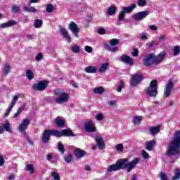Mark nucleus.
<instances>
[{"label": "nucleus", "instance_id": "obj_17", "mask_svg": "<svg viewBox=\"0 0 180 180\" xmlns=\"http://www.w3.org/2000/svg\"><path fill=\"white\" fill-rule=\"evenodd\" d=\"M95 141L96 143V146H98L100 150H103L105 148V141L102 137L96 136Z\"/></svg>", "mask_w": 180, "mask_h": 180}, {"label": "nucleus", "instance_id": "obj_37", "mask_svg": "<svg viewBox=\"0 0 180 180\" xmlns=\"http://www.w3.org/2000/svg\"><path fill=\"white\" fill-rule=\"evenodd\" d=\"M25 108H26V105H22L21 107H20L17 111V112H15L14 114V117H19V116H20V113H22V112H23V110H25Z\"/></svg>", "mask_w": 180, "mask_h": 180}, {"label": "nucleus", "instance_id": "obj_56", "mask_svg": "<svg viewBox=\"0 0 180 180\" xmlns=\"http://www.w3.org/2000/svg\"><path fill=\"white\" fill-rule=\"evenodd\" d=\"M157 44H158V42H157V41H153L150 42V43H148V44H147V46H148L149 49H151V47H153V46H157Z\"/></svg>", "mask_w": 180, "mask_h": 180}, {"label": "nucleus", "instance_id": "obj_28", "mask_svg": "<svg viewBox=\"0 0 180 180\" xmlns=\"http://www.w3.org/2000/svg\"><path fill=\"white\" fill-rule=\"evenodd\" d=\"M174 176L172 177V180H179L180 179V170L179 168L176 167L174 170Z\"/></svg>", "mask_w": 180, "mask_h": 180}, {"label": "nucleus", "instance_id": "obj_13", "mask_svg": "<svg viewBox=\"0 0 180 180\" xmlns=\"http://www.w3.org/2000/svg\"><path fill=\"white\" fill-rule=\"evenodd\" d=\"M68 99H70V95L65 92H63L60 95L58 98L55 100V102L59 105H61V103H65V102H68Z\"/></svg>", "mask_w": 180, "mask_h": 180}, {"label": "nucleus", "instance_id": "obj_35", "mask_svg": "<svg viewBox=\"0 0 180 180\" xmlns=\"http://www.w3.org/2000/svg\"><path fill=\"white\" fill-rule=\"evenodd\" d=\"M58 150L61 154H64L65 153V148H64V145H63V143L61 141L58 142L57 144Z\"/></svg>", "mask_w": 180, "mask_h": 180}, {"label": "nucleus", "instance_id": "obj_52", "mask_svg": "<svg viewBox=\"0 0 180 180\" xmlns=\"http://www.w3.org/2000/svg\"><path fill=\"white\" fill-rule=\"evenodd\" d=\"M159 178L160 180H168V176L165 173H160Z\"/></svg>", "mask_w": 180, "mask_h": 180}, {"label": "nucleus", "instance_id": "obj_49", "mask_svg": "<svg viewBox=\"0 0 180 180\" xmlns=\"http://www.w3.org/2000/svg\"><path fill=\"white\" fill-rule=\"evenodd\" d=\"M125 15L126 14L121 11L118 15V20H120V21L123 20V19H124Z\"/></svg>", "mask_w": 180, "mask_h": 180}, {"label": "nucleus", "instance_id": "obj_1", "mask_svg": "<svg viewBox=\"0 0 180 180\" xmlns=\"http://www.w3.org/2000/svg\"><path fill=\"white\" fill-rule=\"evenodd\" d=\"M139 159L135 158L131 162H129V159H120L115 164L108 166L107 172H112L113 171H120V169H127V172L131 171L139 164Z\"/></svg>", "mask_w": 180, "mask_h": 180}, {"label": "nucleus", "instance_id": "obj_53", "mask_svg": "<svg viewBox=\"0 0 180 180\" xmlns=\"http://www.w3.org/2000/svg\"><path fill=\"white\" fill-rule=\"evenodd\" d=\"M18 99H19V97L18 96H15L13 97V100L12 101L10 106L13 108V106H15V103H16V102H18Z\"/></svg>", "mask_w": 180, "mask_h": 180}, {"label": "nucleus", "instance_id": "obj_3", "mask_svg": "<svg viewBox=\"0 0 180 180\" xmlns=\"http://www.w3.org/2000/svg\"><path fill=\"white\" fill-rule=\"evenodd\" d=\"M146 94L150 98H155L158 94V81L153 79L150 82L148 87L145 90Z\"/></svg>", "mask_w": 180, "mask_h": 180}, {"label": "nucleus", "instance_id": "obj_36", "mask_svg": "<svg viewBox=\"0 0 180 180\" xmlns=\"http://www.w3.org/2000/svg\"><path fill=\"white\" fill-rule=\"evenodd\" d=\"M143 120V117L141 116H135L134 117L133 122L134 124L139 125L141 124V121Z\"/></svg>", "mask_w": 180, "mask_h": 180}, {"label": "nucleus", "instance_id": "obj_2", "mask_svg": "<svg viewBox=\"0 0 180 180\" xmlns=\"http://www.w3.org/2000/svg\"><path fill=\"white\" fill-rule=\"evenodd\" d=\"M165 155L167 157H180V131H176L173 138L169 141Z\"/></svg>", "mask_w": 180, "mask_h": 180}, {"label": "nucleus", "instance_id": "obj_16", "mask_svg": "<svg viewBox=\"0 0 180 180\" xmlns=\"http://www.w3.org/2000/svg\"><path fill=\"white\" fill-rule=\"evenodd\" d=\"M60 33L63 36V37L66 39L68 43H71V37L70 36V34H68V31H67V29L64 27H60Z\"/></svg>", "mask_w": 180, "mask_h": 180}, {"label": "nucleus", "instance_id": "obj_54", "mask_svg": "<svg viewBox=\"0 0 180 180\" xmlns=\"http://www.w3.org/2000/svg\"><path fill=\"white\" fill-rule=\"evenodd\" d=\"M35 60H36V61H41V60H43V54L41 53H39L35 56Z\"/></svg>", "mask_w": 180, "mask_h": 180}, {"label": "nucleus", "instance_id": "obj_55", "mask_svg": "<svg viewBox=\"0 0 180 180\" xmlns=\"http://www.w3.org/2000/svg\"><path fill=\"white\" fill-rule=\"evenodd\" d=\"M142 157L143 158H145V160H148L150 158V155L146 150H142Z\"/></svg>", "mask_w": 180, "mask_h": 180}, {"label": "nucleus", "instance_id": "obj_10", "mask_svg": "<svg viewBox=\"0 0 180 180\" xmlns=\"http://www.w3.org/2000/svg\"><path fill=\"white\" fill-rule=\"evenodd\" d=\"M56 137H75V134H72V131L70 129H63L61 131L56 129Z\"/></svg>", "mask_w": 180, "mask_h": 180}, {"label": "nucleus", "instance_id": "obj_34", "mask_svg": "<svg viewBox=\"0 0 180 180\" xmlns=\"http://www.w3.org/2000/svg\"><path fill=\"white\" fill-rule=\"evenodd\" d=\"M70 50L72 51V53H78L79 51H81V47L78 45H71L70 46Z\"/></svg>", "mask_w": 180, "mask_h": 180}, {"label": "nucleus", "instance_id": "obj_46", "mask_svg": "<svg viewBox=\"0 0 180 180\" xmlns=\"http://www.w3.org/2000/svg\"><path fill=\"white\" fill-rule=\"evenodd\" d=\"M180 53V47L179 46H174V56H178Z\"/></svg>", "mask_w": 180, "mask_h": 180}, {"label": "nucleus", "instance_id": "obj_32", "mask_svg": "<svg viewBox=\"0 0 180 180\" xmlns=\"http://www.w3.org/2000/svg\"><path fill=\"white\" fill-rule=\"evenodd\" d=\"M108 68H109V63H103L100 67V68L98 69V72H101V73L105 72V71H106V70H108Z\"/></svg>", "mask_w": 180, "mask_h": 180}, {"label": "nucleus", "instance_id": "obj_21", "mask_svg": "<svg viewBox=\"0 0 180 180\" xmlns=\"http://www.w3.org/2000/svg\"><path fill=\"white\" fill-rule=\"evenodd\" d=\"M156 143L155 139L147 141L146 143V150H148V151H153Z\"/></svg>", "mask_w": 180, "mask_h": 180}, {"label": "nucleus", "instance_id": "obj_9", "mask_svg": "<svg viewBox=\"0 0 180 180\" xmlns=\"http://www.w3.org/2000/svg\"><path fill=\"white\" fill-rule=\"evenodd\" d=\"M150 15V11H140L132 15L134 20H144Z\"/></svg>", "mask_w": 180, "mask_h": 180}, {"label": "nucleus", "instance_id": "obj_57", "mask_svg": "<svg viewBox=\"0 0 180 180\" xmlns=\"http://www.w3.org/2000/svg\"><path fill=\"white\" fill-rule=\"evenodd\" d=\"M123 144L120 143L116 146V150L117 151L122 152L123 151Z\"/></svg>", "mask_w": 180, "mask_h": 180}, {"label": "nucleus", "instance_id": "obj_59", "mask_svg": "<svg viewBox=\"0 0 180 180\" xmlns=\"http://www.w3.org/2000/svg\"><path fill=\"white\" fill-rule=\"evenodd\" d=\"M131 56H133V57H139V49H134L131 52Z\"/></svg>", "mask_w": 180, "mask_h": 180}, {"label": "nucleus", "instance_id": "obj_22", "mask_svg": "<svg viewBox=\"0 0 180 180\" xmlns=\"http://www.w3.org/2000/svg\"><path fill=\"white\" fill-rule=\"evenodd\" d=\"M136 7H137V5L133 4L129 7H126V6L122 7V11H123L125 14L131 13V12H133V11H134V9H136Z\"/></svg>", "mask_w": 180, "mask_h": 180}, {"label": "nucleus", "instance_id": "obj_6", "mask_svg": "<svg viewBox=\"0 0 180 180\" xmlns=\"http://www.w3.org/2000/svg\"><path fill=\"white\" fill-rule=\"evenodd\" d=\"M143 64L146 67H150V65H153V64H156L157 65V60L155 59V55L152 53L146 55L143 59Z\"/></svg>", "mask_w": 180, "mask_h": 180}, {"label": "nucleus", "instance_id": "obj_12", "mask_svg": "<svg viewBox=\"0 0 180 180\" xmlns=\"http://www.w3.org/2000/svg\"><path fill=\"white\" fill-rule=\"evenodd\" d=\"M68 29H70V32H72V34L75 37H79L78 33L79 32V27H78V25H77L75 22L71 21L68 25Z\"/></svg>", "mask_w": 180, "mask_h": 180}, {"label": "nucleus", "instance_id": "obj_60", "mask_svg": "<svg viewBox=\"0 0 180 180\" xmlns=\"http://www.w3.org/2000/svg\"><path fill=\"white\" fill-rule=\"evenodd\" d=\"M96 120H99V121L103 120V115L101 113L97 114L96 116Z\"/></svg>", "mask_w": 180, "mask_h": 180}, {"label": "nucleus", "instance_id": "obj_24", "mask_svg": "<svg viewBox=\"0 0 180 180\" xmlns=\"http://www.w3.org/2000/svg\"><path fill=\"white\" fill-rule=\"evenodd\" d=\"M75 155L77 158H82V157H85V155H86V152L84 150L76 148L75 150Z\"/></svg>", "mask_w": 180, "mask_h": 180}, {"label": "nucleus", "instance_id": "obj_14", "mask_svg": "<svg viewBox=\"0 0 180 180\" xmlns=\"http://www.w3.org/2000/svg\"><path fill=\"white\" fill-rule=\"evenodd\" d=\"M84 130L88 133H95L96 127L92 121H88L84 124Z\"/></svg>", "mask_w": 180, "mask_h": 180}, {"label": "nucleus", "instance_id": "obj_42", "mask_svg": "<svg viewBox=\"0 0 180 180\" xmlns=\"http://www.w3.org/2000/svg\"><path fill=\"white\" fill-rule=\"evenodd\" d=\"M27 171H29L30 174H34V167H33V165H27Z\"/></svg>", "mask_w": 180, "mask_h": 180}, {"label": "nucleus", "instance_id": "obj_25", "mask_svg": "<svg viewBox=\"0 0 180 180\" xmlns=\"http://www.w3.org/2000/svg\"><path fill=\"white\" fill-rule=\"evenodd\" d=\"M160 128L161 127L160 126L152 127L149 128L150 134H151V136H155V134H158V133H160L161 131Z\"/></svg>", "mask_w": 180, "mask_h": 180}, {"label": "nucleus", "instance_id": "obj_41", "mask_svg": "<svg viewBox=\"0 0 180 180\" xmlns=\"http://www.w3.org/2000/svg\"><path fill=\"white\" fill-rule=\"evenodd\" d=\"M20 11V7L18 5H14L11 7V12L13 13H18Z\"/></svg>", "mask_w": 180, "mask_h": 180}, {"label": "nucleus", "instance_id": "obj_33", "mask_svg": "<svg viewBox=\"0 0 180 180\" xmlns=\"http://www.w3.org/2000/svg\"><path fill=\"white\" fill-rule=\"evenodd\" d=\"M94 94H98V95H102L105 92V89L102 86L96 87L93 89Z\"/></svg>", "mask_w": 180, "mask_h": 180}, {"label": "nucleus", "instance_id": "obj_40", "mask_svg": "<svg viewBox=\"0 0 180 180\" xmlns=\"http://www.w3.org/2000/svg\"><path fill=\"white\" fill-rule=\"evenodd\" d=\"M46 11L48 13H51L53 11H54V7L53 6V4H46Z\"/></svg>", "mask_w": 180, "mask_h": 180}, {"label": "nucleus", "instance_id": "obj_47", "mask_svg": "<svg viewBox=\"0 0 180 180\" xmlns=\"http://www.w3.org/2000/svg\"><path fill=\"white\" fill-rule=\"evenodd\" d=\"M12 109H13V107H12L11 105H9L8 108L7 109V110L6 111V112L4 114L5 117H8V116H9V113H11V112H12Z\"/></svg>", "mask_w": 180, "mask_h": 180}, {"label": "nucleus", "instance_id": "obj_51", "mask_svg": "<svg viewBox=\"0 0 180 180\" xmlns=\"http://www.w3.org/2000/svg\"><path fill=\"white\" fill-rule=\"evenodd\" d=\"M46 160L48 161H49V162H52V164L54 163V162H57V160L51 161V160H53V155L52 154H48L46 155Z\"/></svg>", "mask_w": 180, "mask_h": 180}, {"label": "nucleus", "instance_id": "obj_26", "mask_svg": "<svg viewBox=\"0 0 180 180\" xmlns=\"http://www.w3.org/2000/svg\"><path fill=\"white\" fill-rule=\"evenodd\" d=\"M2 127L8 133H12V130L11 129V123L8 120H6L2 124Z\"/></svg>", "mask_w": 180, "mask_h": 180}, {"label": "nucleus", "instance_id": "obj_23", "mask_svg": "<svg viewBox=\"0 0 180 180\" xmlns=\"http://www.w3.org/2000/svg\"><path fill=\"white\" fill-rule=\"evenodd\" d=\"M104 47L105 50H108L111 53H116V51H119V48H117V46H115V45H112L110 44H105Z\"/></svg>", "mask_w": 180, "mask_h": 180}, {"label": "nucleus", "instance_id": "obj_31", "mask_svg": "<svg viewBox=\"0 0 180 180\" xmlns=\"http://www.w3.org/2000/svg\"><path fill=\"white\" fill-rule=\"evenodd\" d=\"M116 13V6H112L110 8H108L107 11V15L108 16H112V15H115Z\"/></svg>", "mask_w": 180, "mask_h": 180}, {"label": "nucleus", "instance_id": "obj_11", "mask_svg": "<svg viewBox=\"0 0 180 180\" xmlns=\"http://www.w3.org/2000/svg\"><path fill=\"white\" fill-rule=\"evenodd\" d=\"M47 85H49V81L44 80L34 84L32 89L34 91H44L47 88Z\"/></svg>", "mask_w": 180, "mask_h": 180}, {"label": "nucleus", "instance_id": "obj_39", "mask_svg": "<svg viewBox=\"0 0 180 180\" xmlns=\"http://www.w3.org/2000/svg\"><path fill=\"white\" fill-rule=\"evenodd\" d=\"M26 77L30 81H32V79L34 78V75L33 74V72L32 70H27Z\"/></svg>", "mask_w": 180, "mask_h": 180}, {"label": "nucleus", "instance_id": "obj_48", "mask_svg": "<svg viewBox=\"0 0 180 180\" xmlns=\"http://www.w3.org/2000/svg\"><path fill=\"white\" fill-rule=\"evenodd\" d=\"M51 175L55 180H60V175H58V173L56 172H52Z\"/></svg>", "mask_w": 180, "mask_h": 180}, {"label": "nucleus", "instance_id": "obj_7", "mask_svg": "<svg viewBox=\"0 0 180 180\" xmlns=\"http://www.w3.org/2000/svg\"><path fill=\"white\" fill-rule=\"evenodd\" d=\"M172 89H174V81L172 79H169L165 86V98H169V96L172 93Z\"/></svg>", "mask_w": 180, "mask_h": 180}, {"label": "nucleus", "instance_id": "obj_5", "mask_svg": "<svg viewBox=\"0 0 180 180\" xmlns=\"http://www.w3.org/2000/svg\"><path fill=\"white\" fill-rule=\"evenodd\" d=\"M51 136H54L55 137H57L56 129H45L42 134V143H44V144H47V143L50 141Z\"/></svg>", "mask_w": 180, "mask_h": 180}, {"label": "nucleus", "instance_id": "obj_43", "mask_svg": "<svg viewBox=\"0 0 180 180\" xmlns=\"http://www.w3.org/2000/svg\"><path fill=\"white\" fill-rule=\"evenodd\" d=\"M123 88H124V82L121 81L117 88V92H122V89H123Z\"/></svg>", "mask_w": 180, "mask_h": 180}, {"label": "nucleus", "instance_id": "obj_29", "mask_svg": "<svg viewBox=\"0 0 180 180\" xmlns=\"http://www.w3.org/2000/svg\"><path fill=\"white\" fill-rule=\"evenodd\" d=\"M11 70H12V68H11V65L8 64L4 65L3 68V77H6V75H8Z\"/></svg>", "mask_w": 180, "mask_h": 180}, {"label": "nucleus", "instance_id": "obj_58", "mask_svg": "<svg viewBox=\"0 0 180 180\" xmlns=\"http://www.w3.org/2000/svg\"><path fill=\"white\" fill-rule=\"evenodd\" d=\"M63 93H64V91L59 89H56V90H54L55 95H57L58 96H60L61 95V94H63Z\"/></svg>", "mask_w": 180, "mask_h": 180}, {"label": "nucleus", "instance_id": "obj_45", "mask_svg": "<svg viewBox=\"0 0 180 180\" xmlns=\"http://www.w3.org/2000/svg\"><path fill=\"white\" fill-rule=\"evenodd\" d=\"M65 161L68 164L71 162L72 161V155H68L67 156L65 157Z\"/></svg>", "mask_w": 180, "mask_h": 180}, {"label": "nucleus", "instance_id": "obj_4", "mask_svg": "<svg viewBox=\"0 0 180 180\" xmlns=\"http://www.w3.org/2000/svg\"><path fill=\"white\" fill-rule=\"evenodd\" d=\"M30 124V120L25 118L24 119L21 123L18 126V130L20 133H22L23 135H25V137L26 140L28 141L30 144L33 146V141L32 139H30V137L27 136V134L26 133V130L27 127H29V125Z\"/></svg>", "mask_w": 180, "mask_h": 180}, {"label": "nucleus", "instance_id": "obj_15", "mask_svg": "<svg viewBox=\"0 0 180 180\" xmlns=\"http://www.w3.org/2000/svg\"><path fill=\"white\" fill-rule=\"evenodd\" d=\"M120 58L122 63H124L128 65H133L134 64V61H133V59H131V58H130V56H129L128 55L123 54L121 56Z\"/></svg>", "mask_w": 180, "mask_h": 180}, {"label": "nucleus", "instance_id": "obj_63", "mask_svg": "<svg viewBox=\"0 0 180 180\" xmlns=\"http://www.w3.org/2000/svg\"><path fill=\"white\" fill-rule=\"evenodd\" d=\"M4 164H5V159L0 155V167H4Z\"/></svg>", "mask_w": 180, "mask_h": 180}, {"label": "nucleus", "instance_id": "obj_30", "mask_svg": "<svg viewBox=\"0 0 180 180\" xmlns=\"http://www.w3.org/2000/svg\"><path fill=\"white\" fill-rule=\"evenodd\" d=\"M23 11L24 12H30L31 13H36V12H37V9H36V8L33 6H31V7L24 6Z\"/></svg>", "mask_w": 180, "mask_h": 180}, {"label": "nucleus", "instance_id": "obj_50", "mask_svg": "<svg viewBox=\"0 0 180 180\" xmlns=\"http://www.w3.org/2000/svg\"><path fill=\"white\" fill-rule=\"evenodd\" d=\"M139 6H146L147 5V1L146 0H138Z\"/></svg>", "mask_w": 180, "mask_h": 180}, {"label": "nucleus", "instance_id": "obj_61", "mask_svg": "<svg viewBox=\"0 0 180 180\" xmlns=\"http://www.w3.org/2000/svg\"><path fill=\"white\" fill-rule=\"evenodd\" d=\"M166 38H167V37H165V35H164V34L160 35L157 41L158 44V43H161L162 40H165Z\"/></svg>", "mask_w": 180, "mask_h": 180}, {"label": "nucleus", "instance_id": "obj_62", "mask_svg": "<svg viewBox=\"0 0 180 180\" xmlns=\"http://www.w3.org/2000/svg\"><path fill=\"white\" fill-rule=\"evenodd\" d=\"M98 33V34H105L106 33V30H105V28H99Z\"/></svg>", "mask_w": 180, "mask_h": 180}, {"label": "nucleus", "instance_id": "obj_8", "mask_svg": "<svg viewBox=\"0 0 180 180\" xmlns=\"http://www.w3.org/2000/svg\"><path fill=\"white\" fill-rule=\"evenodd\" d=\"M144 79V76L143 75L139 74H134L131 77V86H137V84H140L141 81Z\"/></svg>", "mask_w": 180, "mask_h": 180}, {"label": "nucleus", "instance_id": "obj_20", "mask_svg": "<svg viewBox=\"0 0 180 180\" xmlns=\"http://www.w3.org/2000/svg\"><path fill=\"white\" fill-rule=\"evenodd\" d=\"M54 122L58 127H63L65 125V121L64 120V118H63V117L61 116H58L54 120Z\"/></svg>", "mask_w": 180, "mask_h": 180}, {"label": "nucleus", "instance_id": "obj_18", "mask_svg": "<svg viewBox=\"0 0 180 180\" xmlns=\"http://www.w3.org/2000/svg\"><path fill=\"white\" fill-rule=\"evenodd\" d=\"M16 25H18V22L15 20H9L7 22L0 24V27H1V29H6V27H12V26H16Z\"/></svg>", "mask_w": 180, "mask_h": 180}, {"label": "nucleus", "instance_id": "obj_27", "mask_svg": "<svg viewBox=\"0 0 180 180\" xmlns=\"http://www.w3.org/2000/svg\"><path fill=\"white\" fill-rule=\"evenodd\" d=\"M84 71L87 74H96L98 72V69L94 66H87L85 68Z\"/></svg>", "mask_w": 180, "mask_h": 180}, {"label": "nucleus", "instance_id": "obj_44", "mask_svg": "<svg viewBox=\"0 0 180 180\" xmlns=\"http://www.w3.org/2000/svg\"><path fill=\"white\" fill-rule=\"evenodd\" d=\"M110 44L111 46H117L119 44V39H112L110 40Z\"/></svg>", "mask_w": 180, "mask_h": 180}, {"label": "nucleus", "instance_id": "obj_64", "mask_svg": "<svg viewBox=\"0 0 180 180\" xmlns=\"http://www.w3.org/2000/svg\"><path fill=\"white\" fill-rule=\"evenodd\" d=\"M85 51H86L87 53H92V51H93L92 47H91L89 46H86Z\"/></svg>", "mask_w": 180, "mask_h": 180}, {"label": "nucleus", "instance_id": "obj_19", "mask_svg": "<svg viewBox=\"0 0 180 180\" xmlns=\"http://www.w3.org/2000/svg\"><path fill=\"white\" fill-rule=\"evenodd\" d=\"M166 55L167 53H165V51L160 52L158 56L155 55V58L156 60V65L161 64L162 60L165 58Z\"/></svg>", "mask_w": 180, "mask_h": 180}, {"label": "nucleus", "instance_id": "obj_38", "mask_svg": "<svg viewBox=\"0 0 180 180\" xmlns=\"http://www.w3.org/2000/svg\"><path fill=\"white\" fill-rule=\"evenodd\" d=\"M34 26L36 27V29L40 28L41 26H43V20L40 19L35 20Z\"/></svg>", "mask_w": 180, "mask_h": 180}]
</instances>
